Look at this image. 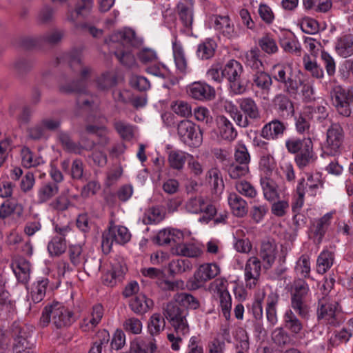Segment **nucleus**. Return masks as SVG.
<instances>
[{
  "mask_svg": "<svg viewBox=\"0 0 353 353\" xmlns=\"http://www.w3.org/2000/svg\"><path fill=\"white\" fill-rule=\"evenodd\" d=\"M189 94L194 99L212 100L215 97L214 89L203 82L192 83L188 90Z\"/></svg>",
  "mask_w": 353,
  "mask_h": 353,
  "instance_id": "obj_23",
  "label": "nucleus"
},
{
  "mask_svg": "<svg viewBox=\"0 0 353 353\" xmlns=\"http://www.w3.org/2000/svg\"><path fill=\"white\" fill-rule=\"evenodd\" d=\"M67 248L64 237L54 236L48 244V251L50 256H58L65 252Z\"/></svg>",
  "mask_w": 353,
  "mask_h": 353,
  "instance_id": "obj_48",
  "label": "nucleus"
},
{
  "mask_svg": "<svg viewBox=\"0 0 353 353\" xmlns=\"http://www.w3.org/2000/svg\"><path fill=\"white\" fill-rule=\"evenodd\" d=\"M334 212H330L319 219H314L311 226V232L314 235V241L321 243L331 221L333 219Z\"/></svg>",
  "mask_w": 353,
  "mask_h": 353,
  "instance_id": "obj_19",
  "label": "nucleus"
},
{
  "mask_svg": "<svg viewBox=\"0 0 353 353\" xmlns=\"http://www.w3.org/2000/svg\"><path fill=\"white\" fill-rule=\"evenodd\" d=\"M214 28L219 37L233 40L239 37L234 23L228 15H216L214 20Z\"/></svg>",
  "mask_w": 353,
  "mask_h": 353,
  "instance_id": "obj_15",
  "label": "nucleus"
},
{
  "mask_svg": "<svg viewBox=\"0 0 353 353\" xmlns=\"http://www.w3.org/2000/svg\"><path fill=\"white\" fill-rule=\"evenodd\" d=\"M48 283V279L42 277L32 284L30 296L34 303H38L44 299Z\"/></svg>",
  "mask_w": 353,
  "mask_h": 353,
  "instance_id": "obj_39",
  "label": "nucleus"
},
{
  "mask_svg": "<svg viewBox=\"0 0 353 353\" xmlns=\"http://www.w3.org/2000/svg\"><path fill=\"white\" fill-rule=\"evenodd\" d=\"M286 126L279 119L266 123L261 129V136L267 140H276L283 136Z\"/></svg>",
  "mask_w": 353,
  "mask_h": 353,
  "instance_id": "obj_26",
  "label": "nucleus"
},
{
  "mask_svg": "<svg viewBox=\"0 0 353 353\" xmlns=\"http://www.w3.org/2000/svg\"><path fill=\"white\" fill-rule=\"evenodd\" d=\"M70 67L73 71L77 80L71 83L61 84L59 90L64 94H77V105L80 107H90L91 101L83 98L86 94L88 81L92 75V70L82 62V50L74 49L68 54Z\"/></svg>",
  "mask_w": 353,
  "mask_h": 353,
  "instance_id": "obj_1",
  "label": "nucleus"
},
{
  "mask_svg": "<svg viewBox=\"0 0 353 353\" xmlns=\"http://www.w3.org/2000/svg\"><path fill=\"white\" fill-rule=\"evenodd\" d=\"M105 42L110 49L114 50V54L121 64L131 67L135 63L132 50L138 45V41L132 29L115 32Z\"/></svg>",
  "mask_w": 353,
  "mask_h": 353,
  "instance_id": "obj_2",
  "label": "nucleus"
},
{
  "mask_svg": "<svg viewBox=\"0 0 353 353\" xmlns=\"http://www.w3.org/2000/svg\"><path fill=\"white\" fill-rule=\"evenodd\" d=\"M338 303L329 302L325 298L318 303L316 312L317 320L321 323L331 326H336L339 323L338 317Z\"/></svg>",
  "mask_w": 353,
  "mask_h": 353,
  "instance_id": "obj_12",
  "label": "nucleus"
},
{
  "mask_svg": "<svg viewBox=\"0 0 353 353\" xmlns=\"http://www.w3.org/2000/svg\"><path fill=\"white\" fill-rule=\"evenodd\" d=\"M260 184L266 200L273 201L279 198L278 187L272 176L261 177Z\"/></svg>",
  "mask_w": 353,
  "mask_h": 353,
  "instance_id": "obj_38",
  "label": "nucleus"
},
{
  "mask_svg": "<svg viewBox=\"0 0 353 353\" xmlns=\"http://www.w3.org/2000/svg\"><path fill=\"white\" fill-rule=\"evenodd\" d=\"M275 163L273 157L270 155L263 156L259 162L260 178L272 176Z\"/></svg>",
  "mask_w": 353,
  "mask_h": 353,
  "instance_id": "obj_51",
  "label": "nucleus"
},
{
  "mask_svg": "<svg viewBox=\"0 0 353 353\" xmlns=\"http://www.w3.org/2000/svg\"><path fill=\"white\" fill-rule=\"evenodd\" d=\"M185 208L190 213L199 214L203 212L204 215L199 218V221L205 223L211 221L217 212L215 206L208 203L203 196L190 199L185 203Z\"/></svg>",
  "mask_w": 353,
  "mask_h": 353,
  "instance_id": "obj_11",
  "label": "nucleus"
},
{
  "mask_svg": "<svg viewBox=\"0 0 353 353\" xmlns=\"http://www.w3.org/2000/svg\"><path fill=\"white\" fill-rule=\"evenodd\" d=\"M165 321L164 318L159 313L153 314L149 319L148 323V332L149 337H153L160 334L164 330Z\"/></svg>",
  "mask_w": 353,
  "mask_h": 353,
  "instance_id": "obj_43",
  "label": "nucleus"
},
{
  "mask_svg": "<svg viewBox=\"0 0 353 353\" xmlns=\"http://www.w3.org/2000/svg\"><path fill=\"white\" fill-rule=\"evenodd\" d=\"M220 272L219 266L215 263L200 265L194 272L193 276L188 281L189 288L196 290L203 288L207 282L217 276Z\"/></svg>",
  "mask_w": 353,
  "mask_h": 353,
  "instance_id": "obj_10",
  "label": "nucleus"
},
{
  "mask_svg": "<svg viewBox=\"0 0 353 353\" xmlns=\"http://www.w3.org/2000/svg\"><path fill=\"white\" fill-rule=\"evenodd\" d=\"M228 205L232 212L236 216L242 217L248 212V204L245 199L235 192H231L228 196Z\"/></svg>",
  "mask_w": 353,
  "mask_h": 353,
  "instance_id": "obj_32",
  "label": "nucleus"
},
{
  "mask_svg": "<svg viewBox=\"0 0 353 353\" xmlns=\"http://www.w3.org/2000/svg\"><path fill=\"white\" fill-rule=\"evenodd\" d=\"M283 322L285 327L296 335L300 334L303 328V323L291 309L285 312Z\"/></svg>",
  "mask_w": 353,
  "mask_h": 353,
  "instance_id": "obj_41",
  "label": "nucleus"
},
{
  "mask_svg": "<svg viewBox=\"0 0 353 353\" xmlns=\"http://www.w3.org/2000/svg\"><path fill=\"white\" fill-rule=\"evenodd\" d=\"M208 290L211 293L216 294L218 296L227 294L229 292L228 290V281L223 278L216 279L210 283Z\"/></svg>",
  "mask_w": 353,
  "mask_h": 353,
  "instance_id": "obj_62",
  "label": "nucleus"
},
{
  "mask_svg": "<svg viewBox=\"0 0 353 353\" xmlns=\"http://www.w3.org/2000/svg\"><path fill=\"white\" fill-rule=\"evenodd\" d=\"M241 110L248 118L257 120L260 118V111L255 101L251 97H243L237 100Z\"/></svg>",
  "mask_w": 353,
  "mask_h": 353,
  "instance_id": "obj_33",
  "label": "nucleus"
},
{
  "mask_svg": "<svg viewBox=\"0 0 353 353\" xmlns=\"http://www.w3.org/2000/svg\"><path fill=\"white\" fill-rule=\"evenodd\" d=\"M177 135L180 141L191 148H199L203 143V132L190 120H183L177 124Z\"/></svg>",
  "mask_w": 353,
  "mask_h": 353,
  "instance_id": "obj_8",
  "label": "nucleus"
},
{
  "mask_svg": "<svg viewBox=\"0 0 353 353\" xmlns=\"http://www.w3.org/2000/svg\"><path fill=\"white\" fill-rule=\"evenodd\" d=\"M303 6L306 10L317 12H327L332 6V0H303Z\"/></svg>",
  "mask_w": 353,
  "mask_h": 353,
  "instance_id": "obj_47",
  "label": "nucleus"
},
{
  "mask_svg": "<svg viewBox=\"0 0 353 353\" xmlns=\"http://www.w3.org/2000/svg\"><path fill=\"white\" fill-rule=\"evenodd\" d=\"M260 52L258 49H251L245 54V62L248 66L253 70H259L262 65V61L259 59Z\"/></svg>",
  "mask_w": 353,
  "mask_h": 353,
  "instance_id": "obj_59",
  "label": "nucleus"
},
{
  "mask_svg": "<svg viewBox=\"0 0 353 353\" xmlns=\"http://www.w3.org/2000/svg\"><path fill=\"white\" fill-rule=\"evenodd\" d=\"M272 72L274 79L283 85L284 90L288 94L293 95L298 93L301 80H298L292 65L288 63L275 65Z\"/></svg>",
  "mask_w": 353,
  "mask_h": 353,
  "instance_id": "obj_7",
  "label": "nucleus"
},
{
  "mask_svg": "<svg viewBox=\"0 0 353 353\" xmlns=\"http://www.w3.org/2000/svg\"><path fill=\"white\" fill-rule=\"evenodd\" d=\"M290 305L292 309L302 319H307L309 317L310 307L307 304L306 301L302 300H290Z\"/></svg>",
  "mask_w": 353,
  "mask_h": 353,
  "instance_id": "obj_63",
  "label": "nucleus"
},
{
  "mask_svg": "<svg viewBox=\"0 0 353 353\" xmlns=\"http://www.w3.org/2000/svg\"><path fill=\"white\" fill-rule=\"evenodd\" d=\"M131 239L129 230L123 225L111 224L108 230L103 232L101 248L105 254H108L112 249L113 243L123 245Z\"/></svg>",
  "mask_w": 353,
  "mask_h": 353,
  "instance_id": "obj_9",
  "label": "nucleus"
},
{
  "mask_svg": "<svg viewBox=\"0 0 353 353\" xmlns=\"http://www.w3.org/2000/svg\"><path fill=\"white\" fill-rule=\"evenodd\" d=\"M309 292V286L303 280L294 281L293 285V292L291 294L290 300L306 301V296Z\"/></svg>",
  "mask_w": 353,
  "mask_h": 353,
  "instance_id": "obj_52",
  "label": "nucleus"
},
{
  "mask_svg": "<svg viewBox=\"0 0 353 353\" xmlns=\"http://www.w3.org/2000/svg\"><path fill=\"white\" fill-rule=\"evenodd\" d=\"M228 172L232 179H238L248 174L249 166L246 164L234 162L228 166Z\"/></svg>",
  "mask_w": 353,
  "mask_h": 353,
  "instance_id": "obj_57",
  "label": "nucleus"
},
{
  "mask_svg": "<svg viewBox=\"0 0 353 353\" xmlns=\"http://www.w3.org/2000/svg\"><path fill=\"white\" fill-rule=\"evenodd\" d=\"M172 54L176 70L181 74H186L190 71L188 61L184 48L176 37L172 41Z\"/></svg>",
  "mask_w": 353,
  "mask_h": 353,
  "instance_id": "obj_18",
  "label": "nucleus"
},
{
  "mask_svg": "<svg viewBox=\"0 0 353 353\" xmlns=\"http://www.w3.org/2000/svg\"><path fill=\"white\" fill-rule=\"evenodd\" d=\"M243 72V65L234 59L228 61L223 68V74L228 81V91L232 96L243 94L248 90L249 81L241 78Z\"/></svg>",
  "mask_w": 353,
  "mask_h": 353,
  "instance_id": "obj_4",
  "label": "nucleus"
},
{
  "mask_svg": "<svg viewBox=\"0 0 353 353\" xmlns=\"http://www.w3.org/2000/svg\"><path fill=\"white\" fill-rule=\"evenodd\" d=\"M21 164L24 168H31L44 164L45 161L40 154H34L31 150L23 146L21 150Z\"/></svg>",
  "mask_w": 353,
  "mask_h": 353,
  "instance_id": "obj_34",
  "label": "nucleus"
},
{
  "mask_svg": "<svg viewBox=\"0 0 353 353\" xmlns=\"http://www.w3.org/2000/svg\"><path fill=\"white\" fill-rule=\"evenodd\" d=\"M109 339L110 336L106 331L99 333L88 353H101L103 347L108 345Z\"/></svg>",
  "mask_w": 353,
  "mask_h": 353,
  "instance_id": "obj_61",
  "label": "nucleus"
},
{
  "mask_svg": "<svg viewBox=\"0 0 353 353\" xmlns=\"http://www.w3.org/2000/svg\"><path fill=\"white\" fill-rule=\"evenodd\" d=\"M352 335V331L346 325L345 327L334 332L329 340V345L332 347H338L347 343Z\"/></svg>",
  "mask_w": 353,
  "mask_h": 353,
  "instance_id": "obj_45",
  "label": "nucleus"
},
{
  "mask_svg": "<svg viewBox=\"0 0 353 353\" xmlns=\"http://www.w3.org/2000/svg\"><path fill=\"white\" fill-rule=\"evenodd\" d=\"M157 349L155 338L137 337L131 341L129 353H154Z\"/></svg>",
  "mask_w": 353,
  "mask_h": 353,
  "instance_id": "obj_22",
  "label": "nucleus"
},
{
  "mask_svg": "<svg viewBox=\"0 0 353 353\" xmlns=\"http://www.w3.org/2000/svg\"><path fill=\"white\" fill-rule=\"evenodd\" d=\"M154 305L153 301L143 294H139L131 299L129 307L137 315H143Z\"/></svg>",
  "mask_w": 353,
  "mask_h": 353,
  "instance_id": "obj_29",
  "label": "nucleus"
},
{
  "mask_svg": "<svg viewBox=\"0 0 353 353\" xmlns=\"http://www.w3.org/2000/svg\"><path fill=\"white\" fill-rule=\"evenodd\" d=\"M19 282L26 284L30 279L31 265L28 261L22 257L14 259L10 264Z\"/></svg>",
  "mask_w": 353,
  "mask_h": 353,
  "instance_id": "obj_20",
  "label": "nucleus"
},
{
  "mask_svg": "<svg viewBox=\"0 0 353 353\" xmlns=\"http://www.w3.org/2000/svg\"><path fill=\"white\" fill-rule=\"evenodd\" d=\"M216 42L210 39H207L199 43L196 49V56L201 60H208L214 55L216 48Z\"/></svg>",
  "mask_w": 353,
  "mask_h": 353,
  "instance_id": "obj_44",
  "label": "nucleus"
},
{
  "mask_svg": "<svg viewBox=\"0 0 353 353\" xmlns=\"http://www.w3.org/2000/svg\"><path fill=\"white\" fill-rule=\"evenodd\" d=\"M104 313V310L101 304L92 306L90 312L85 316L81 323L80 327L83 332H90L101 322Z\"/></svg>",
  "mask_w": 353,
  "mask_h": 353,
  "instance_id": "obj_21",
  "label": "nucleus"
},
{
  "mask_svg": "<svg viewBox=\"0 0 353 353\" xmlns=\"http://www.w3.org/2000/svg\"><path fill=\"white\" fill-rule=\"evenodd\" d=\"M303 63L306 71L309 72L312 77L322 79L324 77V72L322 68L316 63L315 59H312L309 54L303 56Z\"/></svg>",
  "mask_w": 353,
  "mask_h": 353,
  "instance_id": "obj_46",
  "label": "nucleus"
},
{
  "mask_svg": "<svg viewBox=\"0 0 353 353\" xmlns=\"http://www.w3.org/2000/svg\"><path fill=\"white\" fill-rule=\"evenodd\" d=\"M24 212L23 205L12 200H6L0 205V219H5L12 215L15 219H21Z\"/></svg>",
  "mask_w": 353,
  "mask_h": 353,
  "instance_id": "obj_27",
  "label": "nucleus"
},
{
  "mask_svg": "<svg viewBox=\"0 0 353 353\" xmlns=\"http://www.w3.org/2000/svg\"><path fill=\"white\" fill-rule=\"evenodd\" d=\"M259 46L263 52L269 54H274L279 50L275 39L270 34H265L259 39Z\"/></svg>",
  "mask_w": 353,
  "mask_h": 353,
  "instance_id": "obj_56",
  "label": "nucleus"
},
{
  "mask_svg": "<svg viewBox=\"0 0 353 353\" xmlns=\"http://www.w3.org/2000/svg\"><path fill=\"white\" fill-rule=\"evenodd\" d=\"M278 254V247L274 239H265L262 241L259 255L265 269L270 268L275 262Z\"/></svg>",
  "mask_w": 353,
  "mask_h": 353,
  "instance_id": "obj_17",
  "label": "nucleus"
},
{
  "mask_svg": "<svg viewBox=\"0 0 353 353\" xmlns=\"http://www.w3.org/2000/svg\"><path fill=\"white\" fill-rule=\"evenodd\" d=\"M123 328L129 334L137 335L142 332L143 323L138 318L134 316L128 317L123 321Z\"/></svg>",
  "mask_w": 353,
  "mask_h": 353,
  "instance_id": "obj_54",
  "label": "nucleus"
},
{
  "mask_svg": "<svg viewBox=\"0 0 353 353\" xmlns=\"http://www.w3.org/2000/svg\"><path fill=\"white\" fill-rule=\"evenodd\" d=\"M126 270V267L123 261L113 263L111 270L103 275V283L109 287L115 285L117 282L122 280Z\"/></svg>",
  "mask_w": 353,
  "mask_h": 353,
  "instance_id": "obj_24",
  "label": "nucleus"
},
{
  "mask_svg": "<svg viewBox=\"0 0 353 353\" xmlns=\"http://www.w3.org/2000/svg\"><path fill=\"white\" fill-rule=\"evenodd\" d=\"M74 321L73 313L61 303H54L45 307L39 320V325L44 327L50 322L57 328L70 326Z\"/></svg>",
  "mask_w": 353,
  "mask_h": 353,
  "instance_id": "obj_3",
  "label": "nucleus"
},
{
  "mask_svg": "<svg viewBox=\"0 0 353 353\" xmlns=\"http://www.w3.org/2000/svg\"><path fill=\"white\" fill-rule=\"evenodd\" d=\"M253 83L259 89L269 90L272 84L271 77L266 72L259 71L253 75Z\"/></svg>",
  "mask_w": 353,
  "mask_h": 353,
  "instance_id": "obj_53",
  "label": "nucleus"
},
{
  "mask_svg": "<svg viewBox=\"0 0 353 353\" xmlns=\"http://www.w3.org/2000/svg\"><path fill=\"white\" fill-rule=\"evenodd\" d=\"M234 187L238 193L245 197L254 199L258 195V192L255 187L245 180L236 182Z\"/></svg>",
  "mask_w": 353,
  "mask_h": 353,
  "instance_id": "obj_50",
  "label": "nucleus"
},
{
  "mask_svg": "<svg viewBox=\"0 0 353 353\" xmlns=\"http://www.w3.org/2000/svg\"><path fill=\"white\" fill-rule=\"evenodd\" d=\"M335 51L343 58L353 55V36L347 34L339 37L335 44Z\"/></svg>",
  "mask_w": 353,
  "mask_h": 353,
  "instance_id": "obj_36",
  "label": "nucleus"
},
{
  "mask_svg": "<svg viewBox=\"0 0 353 353\" xmlns=\"http://www.w3.org/2000/svg\"><path fill=\"white\" fill-rule=\"evenodd\" d=\"M194 0H179L177 3V13L180 20L186 28H190L193 22Z\"/></svg>",
  "mask_w": 353,
  "mask_h": 353,
  "instance_id": "obj_28",
  "label": "nucleus"
},
{
  "mask_svg": "<svg viewBox=\"0 0 353 353\" xmlns=\"http://www.w3.org/2000/svg\"><path fill=\"white\" fill-rule=\"evenodd\" d=\"M26 327H16L14 334V343L13 345V352H20L24 350H30V344L28 340L30 336V332H27Z\"/></svg>",
  "mask_w": 353,
  "mask_h": 353,
  "instance_id": "obj_40",
  "label": "nucleus"
},
{
  "mask_svg": "<svg viewBox=\"0 0 353 353\" xmlns=\"http://www.w3.org/2000/svg\"><path fill=\"white\" fill-rule=\"evenodd\" d=\"M331 97L337 112L341 115L349 117L351 113L350 105L353 103V95L348 90L338 85L333 88Z\"/></svg>",
  "mask_w": 353,
  "mask_h": 353,
  "instance_id": "obj_13",
  "label": "nucleus"
},
{
  "mask_svg": "<svg viewBox=\"0 0 353 353\" xmlns=\"http://www.w3.org/2000/svg\"><path fill=\"white\" fill-rule=\"evenodd\" d=\"M208 182L216 192H221L224 188V183L221 172L217 168L210 169L207 174Z\"/></svg>",
  "mask_w": 353,
  "mask_h": 353,
  "instance_id": "obj_55",
  "label": "nucleus"
},
{
  "mask_svg": "<svg viewBox=\"0 0 353 353\" xmlns=\"http://www.w3.org/2000/svg\"><path fill=\"white\" fill-rule=\"evenodd\" d=\"M334 261V252L323 250L319 255L316 260V271L323 274L332 266Z\"/></svg>",
  "mask_w": 353,
  "mask_h": 353,
  "instance_id": "obj_42",
  "label": "nucleus"
},
{
  "mask_svg": "<svg viewBox=\"0 0 353 353\" xmlns=\"http://www.w3.org/2000/svg\"><path fill=\"white\" fill-rule=\"evenodd\" d=\"M171 109L175 114L181 117L188 118L192 114L190 105L183 101L179 100L172 102Z\"/></svg>",
  "mask_w": 353,
  "mask_h": 353,
  "instance_id": "obj_58",
  "label": "nucleus"
},
{
  "mask_svg": "<svg viewBox=\"0 0 353 353\" xmlns=\"http://www.w3.org/2000/svg\"><path fill=\"white\" fill-rule=\"evenodd\" d=\"M234 159L236 163H243L248 165L250 161V156L248 150L245 144L241 142H239L235 147Z\"/></svg>",
  "mask_w": 353,
  "mask_h": 353,
  "instance_id": "obj_60",
  "label": "nucleus"
},
{
  "mask_svg": "<svg viewBox=\"0 0 353 353\" xmlns=\"http://www.w3.org/2000/svg\"><path fill=\"white\" fill-rule=\"evenodd\" d=\"M168 161L172 169L180 170L186 161V153L181 150H171L168 153Z\"/></svg>",
  "mask_w": 353,
  "mask_h": 353,
  "instance_id": "obj_49",
  "label": "nucleus"
},
{
  "mask_svg": "<svg viewBox=\"0 0 353 353\" xmlns=\"http://www.w3.org/2000/svg\"><path fill=\"white\" fill-rule=\"evenodd\" d=\"M59 191L57 184L51 181L44 182L38 188L37 198L39 203L42 204L52 200Z\"/></svg>",
  "mask_w": 353,
  "mask_h": 353,
  "instance_id": "obj_31",
  "label": "nucleus"
},
{
  "mask_svg": "<svg viewBox=\"0 0 353 353\" xmlns=\"http://www.w3.org/2000/svg\"><path fill=\"white\" fill-rule=\"evenodd\" d=\"M323 187V182L319 173H305L299 179L296 192L307 194L310 196H315L319 188Z\"/></svg>",
  "mask_w": 353,
  "mask_h": 353,
  "instance_id": "obj_14",
  "label": "nucleus"
},
{
  "mask_svg": "<svg viewBox=\"0 0 353 353\" xmlns=\"http://www.w3.org/2000/svg\"><path fill=\"white\" fill-rule=\"evenodd\" d=\"M261 262L257 256L250 257L245 263L244 276L245 285L250 289L254 288L259 281Z\"/></svg>",
  "mask_w": 353,
  "mask_h": 353,
  "instance_id": "obj_16",
  "label": "nucleus"
},
{
  "mask_svg": "<svg viewBox=\"0 0 353 353\" xmlns=\"http://www.w3.org/2000/svg\"><path fill=\"white\" fill-rule=\"evenodd\" d=\"M171 302L183 307L188 310H196L200 307V302L197 298L190 293L179 292L174 295Z\"/></svg>",
  "mask_w": 353,
  "mask_h": 353,
  "instance_id": "obj_37",
  "label": "nucleus"
},
{
  "mask_svg": "<svg viewBox=\"0 0 353 353\" xmlns=\"http://www.w3.org/2000/svg\"><path fill=\"white\" fill-rule=\"evenodd\" d=\"M173 253L188 258H198L203 254V250L195 243H182L176 244L173 248Z\"/></svg>",
  "mask_w": 353,
  "mask_h": 353,
  "instance_id": "obj_35",
  "label": "nucleus"
},
{
  "mask_svg": "<svg viewBox=\"0 0 353 353\" xmlns=\"http://www.w3.org/2000/svg\"><path fill=\"white\" fill-rule=\"evenodd\" d=\"M236 352L248 353L250 350L249 337L243 330H239L236 336Z\"/></svg>",
  "mask_w": 353,
  "mask_h": 353,
  "instance_id": "obj_64",
  "label": "nucleus"
},
{
  "mask_svg": "<svg viewBox=\"0 0 353 353\" xmlns=\"http://www.w3.org/2000/svg\"><path fill=\"white\" fill-rule=\"evenodd\" d=\"M216 124L218 128V137L229 142L234 141L237 137V132L232 122L225 116L217 117Z\"/></svg>",
  "mask_w": 353,
  "mask_h": 353,
  "instance_id": "obj_25",
  "label": "nucleus"
},
{
  "mask_svg": "<svg viewBox=\"0 0 353 353\" xmlns=\"http://www.w3.org/2000/svg\"><path fill=\"white\" fill-rule=\"evenodd\" d=\"M163 314L170 323L174 332L181 335H188L190 333V326L187 320L188 310L170 301L164 307Z\"/></svg>",
  "mask_w": 353,
  "mask_h": 353,
  "instance_id": "obj_6",
  "label": "nucleus"
},
{
  "mask_svg": "<svg viewBox=\"0 0 353 353\" xmlns=\"http://www.w3.org/2000/svg\"><path fill=\"white\" fill-rule=\"evenodd\" d=\"M316 159L317 157L313 150L312 141H306L305 147L296 154L295 161L300 168H304L313 163Z\"/></svg>",
  "mask_w": 353,
  "mask_h": 353,
  "instance_id": "obj_30",
  "label": "nucleus"
},
{
  "mask_svg": "<svg viewBox=\"0 0 353 353\" xmlns=\"http://www.w3.org/2000/svg\"><path fill=\"white\" fill-rule=\"evenodd\" d=\"M345 132L339 123H331L326 130V139L322 145L323 154L335 157L343 150Z\"/></svg>",
  "mask_w": 353,
  "mask_h": 353,
  "instance_id": "obj_5",
  "label": "nucleus"
}]
</instances>
